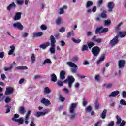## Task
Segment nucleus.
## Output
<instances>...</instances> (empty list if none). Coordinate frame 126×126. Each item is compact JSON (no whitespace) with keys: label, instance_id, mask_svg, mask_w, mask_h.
Instances as JSON below:
<instances>
[{"label":"nucleus","instance_id":"69168bd1","mask_svg":"<svg viewBox=\"0 0 126 126\" xmlns=\"http://www.w3.org/2000/svg\"><path fill=\"white\" fill-rule=\"evenodd\" d=\"M122 96L123 98H126V91H123L122 93Z\"/></svg>","mask_w":126,"mask_h":126},{"label":"nucleus","instance_id":"2eb2a0df","mask_svg":"<svg viewBox=\"0 0 126 126\" xmlns=\"http://www.w3.org/2000/svg\"><path fill=\"white\" fill-rule=\"evenodd\" d=\"M60 79L61 80H64L65 79V71L62 70L60 73Z\"/></svg>","mask_w":126,"mask_h":126},{"label":"nucleus","instance_id":"4468645a","mask_svg":"<svg viewBox=\"0 0 126 126\" xmlns=\"http://www.w3.org/2000/svg\"><path fill=\"white\" fill-rule=\"evenodd\" d=\"M125 64H126V61L120 60L118 62L119 68H124L125 67Z\"/></svg>","mask_w":126,"mask_h":126},{"label":"nucleus","instance_id":"a19ab883","mask_svg":"<svg viewBox=\"0 0 126 126\" xmlns=\"http://www.w3.org/2000/svg\"><path fill=\"white\" fill-rule=\"evenodd\" d=\"M56 23L57 24V25H60L62 23V19H61L60 17L58 18L56 21Z\"/></svg>","mask_w":126,"mask_h":126},{"label":"nucleus","instance_id":"e433bc0d","mask_svg":"<svg viewBox=\"0 0 126 126\" xmlns=\"http://www.w3.org/2000/svg\"><path fill=\"white\" fill-rule=\"evenodd\" d=\"M84 51H88V46L87 45H83L82 48V51L84 52Z\"/></svg>","mask_w":126,"mask_h":126},{"label":"nucleus","instance_id":"393cba45","mask_svg":"<svg viewBox=\"0 0 126 126\" xmlns=\"http://www.w3.org/2000/svg\"><path fill=\"white\" fill-rule=\"evenodd\" d=\"M102 29H103V27L97 28L95 31V34H102Z\"/></svg>","mask_w":126,"mask_h":126},{"label":"nucleus","instance_id":"5fc2aeb1","mask_svg":"<svg viewBox=\"0 0 126 126\" xmlns=\"http://www.w3.org/2000/svg\"><path fill=\"white\" fill-rule=\"evenodd\" d=\"M75 116H76V113H74L72 114L70 117V120H73L74 118H75Z\"/></svg>","mask_w":126,"mask_h":126},{"label":"nucleus","instance_id":"bf43d9fd","mask_svg":"<svg viewBox=\"0 0 126 126\" xmlns=\"http://www.w3.org/2000/svg\"><path fill=\"white\" fill-rule=\"evenodd\" d=\"M92 11L94 13L96 12V11H97V7H96V6H95L94 7H93V8L92 9Z\"/></svg>","mask_w":126,"mask_h":126},{"label":"nucleus","instance_id":"8fccbe9b","mask_svg":"<svg viewBox=\"0 0 126 126\" xmlns=\"http://www.w3.org/2000/svg\"><path fill=\"white\" fill-rule=\"evenodd\" d=\"M104 86H106L107 88H111V87H112V86H113V84H104Z\"/></svg>","mask_w":126,"mask_h":126},{"label":"nucleus","instance_id":"09e8293b","mask_svg":"<svg viewBox=\"0 0 126 126\" xmlns=\"http://www.w3.org/2000/svg\"><path fill=\"white\" fill-rule=\"evenodd\" d=\"M40 28L41 29H42V30H47V27L45 25H41L40 26Z\"/></svg>","mask_w":126,"mask_h":126},{"label":"nucleus","instance_id":"338daca9","mask_svg":"<svg viewBox=\"0 0 126 126\" xmlns=\"http://www.w3.org/2000/svg\"><path fill=\"white\" fill-rule=\"evenodd\" d=\"M98 4L99 6H101V5L103 4V0L98 1Z\"/></svg>","mask_w":126,"mask_h":126},{"label":"nucleus","instance_id":"0e129e2a","mask_svg":"<svg viewBox=\"0 0 126 126\" xmlns=\"http://www.w3.org/2000/svg\"><path fill=\"white\" fill-rule=\"evenodd\" d=\"M126 125V122L125 120H123L122 123L120 124V126H125Z\"/></svg>","mask_w":126,"mask_h":126},{"label":"nucleus","instance_id":"9b49d317","mask_svg":"<svg viewBox=\"0 0 126 126\" xmlns=\"http://www.w3.org/2000/svg\"><path fill=\"white\" fill-rule=\"evenodd\" d=\"M41 103L46 106H50L51 105V102L50 100L45 98H42L41 100Z\"/></svg>","mask_w":126,"mask_h":126},{"label":"nucleus","instance_id":"ea45409f","mask_svg":"<svg viewBox=\"0 0 126 126\" xmlns=\"http://www.w3.org/2000/svg\"><path fill=\"white\" fill-rule=\"evenodd\" d=\"M109 31V29L108 28H102L101 30V33H107Z\"/></svg>","mask_w":126,"mask_h":126},{"label":"nucleus","instance_id":"37998d69","mask_svg":"<svg viewBox=\"0 0 126 126\" xmlns=\"http://www.w3.org/2000/svg\"><path fill=\"white\" fill-rule=\"evenodd\" d=\"M63 81H58L57 82V85H58V86H60V87H62V86H63Z\"/></svg>","mask_w":126,"mask_h":126},{"label":"nucleus","instance_id":"1a4fd4ad","mask_svg":"<svg viewBox=\"0 0 126 126\" xmlns=\"http://www.w3.org/2000/svg\"><path fill=\"white\" fill-rule=\"evenodd\" d=\"M107 7L108 8V12H112L113 11V9H114V7H115V3H114V2H108Z\"/></svg>","mask_w":126,"mask_h":126},{"label":"nucleus","instance_id":"7ed1b4c3","mask_svg":"<svg viewBox=\"0 0 126 126\" xmlns=\"http://www.w3.org/2000/svg\"><path fill=\"white\" fill-rule=\"evenodd\" d=\"M18 118H19V114H14V117L12 118V120L13 122H16L17 123H19L20 125H22L23 122H24L23 117H21L18 119H16Z\"/></svg>","mask_w":126,"mask_h":126},{"label":"nucleus","instance_id":"f8f14e48","mask_svg":"<svg viewBox=\"0 0 126 126\" xmlns=\"http://www.w3.org/2000/svg\"><path fill=\"white\" fill-rule=\"evenodd\" d=\"M77 107V103H72L69 108L70 113L71 114H73V113L74 112V110L75 109V108H76Z\"/></svg>","mask_w":126,"mask_h":126},{"label":"nucleus","instance_id":"de8ad7c7","mask_svg":"<svg viewBox=\"0 0 126 126\" xmlns=\"http://www.w3.org/2000/svg\"><path fill=\"white\" fill-rule=\"evenodd\" d=\"M85 110L86 112H91V111H92V108L91 107V106H88L86 108Z\"/></svg>","mask_w":126,"mask_h":126},{"label":"nucleus","instance_id":"473e14b6","mask_svg":"<svg viewBox=\"0 0 126 126\" xmlns=\"http://www.w3.org/2000/svg\"><path fill=\"white\" fill-rule=\"evenodd\" d=\"M116 119L117 120V122H116L117 124L120 125V124H121V122H122V118L121 117H120V116L119 115H117Z\"/></svg>","mask_w":126,"mask_h":126},{"label":"nucleus","instance_id":"c03bdc74","mask_svg":"<svg viewBox=\"0 0 126 126\" xmlns=\"http://www.w3.org/2000/svg\"><path fill=\"white\" fill-rule=\"evenodd\" d=\"M24 2V1L23 0H16V3L17 4H18V5H22Z\"/></svg>","mask_w":126,"mask_h":126},{"label":"nucleus","instance_id":"7c9ffc66","mask_svg":"<svg viewBox=\"0 0 126 126\" xmlns=\"http://www.w3.org/2000/svg\"><path fill=\"white\" fill-rule=\"evenodd\" d=\"M5 107L7 108L6 110V114H8V113H10V109H11V106H10L9 105L7 104L5 106Z\"/></svg>","mask_w":126,"mask_h":126},{"label":"nucleus","instance_id":"4be33fe9","mask_svg":"<svg viewBox=\"0 0 126 126\" xmlns=\"http://www.w3.org/2000/svg\"><path fill=\"white\" fill-rule=\"evenodd\" d=\"M49 46H50V42H47L45 43L40 45V48H41V49H46V47H49Z\"/></svg>","mask_w":126,"mask_h":126},{"label":"nucleus","instance_id":"aec40b11","mask_svg":"<svg viewBox=\"0 0 126 126\" xmlns=\"http://www.w3.org/2000/svg\"><path fill=\"white\" fill-rule=\"evenodd\" d=\"M10 48L11 50L9 51L8 55H13V53L14 52V51H15V46L12 45L10 46Z\"/></svg>","mask_w":126,"mask_h":126},{"label":"nucleus","instance_id":"f03ea898","mask_svg":"<svg viewBox=\"0 0 126 126\" xmlns=\"http://www.w3.org/2000/svg\"><path fill=\"white\" fill-rule=\"evenodd\" d=\"M74 81H75V79H74L73 76H68L67 78L63 81V82L64 83H68L69 88H71Z\"/></svg>","mask_w":126,"mask_h":126},{"label":"nucleus","instance_id":"2f4dec72","mask_svg":"<svg viewBox=\"0 0 126 126\" xmlns=\"http://www.w3.org/2000/svg\"><path fill=\"white\" fill-rule=\"evenodd\" d=\"M87 46L89 49H91L93 46H95V43H94L93 42H90L87 43Z\"/></svg>","mask_w":126,"mask_h":126},{"label":"nucleus","instance_id":"052dcab7","mask_svg":"<svg viewBox=\"0 0 126 126\" xmlns=\"http://www.w3.org/2000/svg\"><path fill=\"white\" fill-rule=\"evenodd\" d=\"M1 78L2 80H4L5 78H6V76H5V75L4 74H2L1 75Z\"/></svg>","mask_w":126,"mask_h":126},{"label":"nucleus","instance_id":"bb28decb","mask_svg":"<svg viewBox=\"0 0 126 126\" xmlns=\"http://www.w3.org/2000/svg\"><path fill=\"white\" fill-rule=\"evenodd\" d=\"M107 109H104L102 114H101V118L102 119H106V116H107Z\"/></svg>","mask_w":126,"mask_h":126},{"label":"nucleus","instance_id":"f3484780","mask_svg":"<svg viewBox=\"0 0 126 126\" xmlns=\"http://www.w3.org/2000/svg\"><path fill=\"white\" fill-rule=\"evenodd\" d=\"M16 7V4H15V3L13 2L11 4H9L7 7V10H9V11H10L12 8H15Z\"/></svg>","mask_w":126,"mask_h":126},{"label":"nucleus","instance_id":"13d9d810","mask_svg":"<svg viewBox=\"0 0 126 126\" xmlns=\"http://www.w3.org/2000/svg\"><path fill=\"white\" fill-rule=\"evenodd\" d=\"M64 13V10H63V8H60V11L59 12V14H63Z\"/></svg>","mask_w":126,"mask_h":126},{"label":"nucleus","instance_id":"a18cd8bd","mask_svg":"<svg viewBox=\"0 0 126 126\" xmlns=\"http://www.w3.org/2000/svg\"><path fill=\"white\" fill-rule=\"evenodd\" d=\"M120 104L121 105H123V106H126V101H125V100L124 99H121L120 101Z\"/></svg>","mask_w":126,"mask_h":126},{"label":"nucleus","instance_id":"58836bf2","mask_svg":"<svg viewBox=\"0 0 126 126\" xmlns=\"http://www.w3.org/2000/svg\"><path fill=\"white\" fill-rule=\"evenodd\" d=\"M31 115V110H28L25 116L26 120H27L28 119H29V117H30Z\"/></svg>","mask_w":126,"mask_h":126},{"label":"nucleus","instance_id":"4d7b16f0","mask_svg":"<svg viewBox=\"0 0 126 126\" xmlns=\"http://www.w3.org/2000/svg\"><path fill=\"white\" fill-rule=\"evenodd\" d=\"M25 81V79L24 78H21L19 81V84H22V83H23V82H24Z\"/></svg>","mask_w":126,"mask_h":126},{"label":"nucleus","instance_id":"a878e982","mask_svg":"<svg viewBox=\"0 0 126 126\" xmlns=\"http://www.w3.org/2000/svg\"><path fill=\"white\" fill-rule=\"evenodd\" d=\"M119 35L121 38H124V37H126V31L119 32Z\"/></svg>","mask_w":126,"mask_h":126},{"label":"nucleus","instance_id":"423d86ee","mask_svg":"<svg viewBox=\"0 0 126 126\" xmlns=\"http://www.w3.org/2000/svg\"><path fill=\"white\" fill-rule=\"evenodd\" d=\"M118 43H119V35H116L110 41V45H111V47H114Z\"/></svg>","mask_w":126,"mask_h":126},{"label":"nucleus","instance_id":"680f3d73","mask_svg":"<svg viewBox=\"0 0 126 126\" xmlns=\"http://www.w3.org/2000/svg\"><path fill=\"white\" fill-rule=\"evenodd\" d=\"M95 79L96 81H99L100 80V75H96L95 76Z\"/></svg>","mask_w":126,"mask_h":126},{"label":"nucleus","instance_id":"c9c22d12","mask_svg":"<svg viewBox=\"0 0 126 126\" xmlns=\"http://www.w3.org/2000/svg\"><path fill=\"white\" fill-rule=\"evenodd\" d=\"M31 60L32 63H35V61H36V57H35V54H32L31 56Z\"/></svg>","mask_w":126,"mask_h":126},{"label":"nucleus","instance_id":"0eeeda50","mask_svg":"<svg viewBox=\"0 0 126 126\" xmlns=\"http://www.w3.org/2000/svg\"><path fill=\"white\" fill-rule=\"evenodd\" d=\"M13 26L14 28H16V29H19V30H22L24 28V27H23V25L20 22L14 23L13 24Z\"/></svg>","mask_w":126,"mask_h":126},{"label":"nucleus","instance_id":"9d476101","mask_svg":"<svg viewBox=\"0 0 126 126\" xmlns=\"http://www.w3.org/2000/svg\"><path fill=\"white\" fill-rule=\"evenodd\" d=\"M14 91V89L12 87H8L6 88L5 95H9L12 94Z\"/></svg>","mask_w":126,"mask_h":126},{"label":"nucleus","instance_id":"39448f33","mask_svg":"<svg viewBox=\"0 0 126 126\" xmlns=\"http://www.w3.org/2000/svg\"><path fill=\"white\" fill-rule=\"evenodd\" d=\"M67 64L70 66V67H72L71 68V72L73 73H76L77 72V65L72 63V62H68Z\"/></svg>","mask_w":126,"mask_h":126},{"label":"nucleus","instance_id":"c756f323","mask_svg":"<svg viewBox=\"0 0 126 126\" xmlns=\"http://www.w3.org/2000/svg\"><path fill=\"white\" fill-rule=\"evenodd\" d=\"M107 11L104 10L103 13H101L100 14V17L102 18H107Z\"/></svg>","mask_w":126,"mask_h":126},{"label":"nucleus","instance_id":"c85d7f7f","mask_svg":"<svg viewBox=\"0 0 126 126\" xmlns=\"http://www.w3.org/2000/svg\"><path fill=\"white\" fill-rule=\"evenodd\" d=\"M94 105L95 110H98L100 107V103H99L98 100H95V102L94 103Z\"/></svg>","mask_w":126,"mask_h":126},{"label":"nucleus","instance_id":"49530a36","mask_svg":"<svg viewBox=\"0 0 126 126\" xmlns=\"http://www.w3.org/2000/svg\"><path fill=\"white\" fill-rule=\"evenodd\" d=\"M9 102H11V98H10L8 97H6V98L5 99V102L6 104H8V103H9Z\"/></svg>","mask_w":126,"mask_h":126},{"label":"nucleus","instance_id":"6e6552de","mask_svg":"<svg viewBox=\"0 0 126 126\" xmlns=\"http://www.w3.org/2000/svg\"><path fill=\"white\" fill-rule=\"evenodd\" d=\"M45 112H37L36 113V117H37V118H40L41 116H45L46 114L50 113V109H45Z\"/></svg>","mask_w":126,"mask_h":126},{"label":"nucleus","instance_id":"f704fd0d","mask_svg":"<svg viewBox=\"0 0 126 126\" xmlns=\"http://www.w3.org/2000/svg\"><path fill=\"white\" fill-rule=\"evenodd\" d=\"M93 5V2L91 1H88L86 4V7H90V6H92Z\"/></svg>","mask_w":126,"mask_h":126},{"label":"nucleus","instance_id":"ddd939ff","mask_svg":"<svg viewBox=\"0 0 126 126\" xmlns=\"http://www.w3.org/2000/svg\"><path fill=\"white\" fill-rule=\"evenodd\" d=\"M106 57L107 56L105 54H101L99 59L97 61V64H100L102 62H104L105 61V59H106Z\"/></svg>","mask_w":126,"mask_h":126},{"label":"nucleus","instance_id":"dca6fc26","mask_svg":"<svg viewBox=\"0 0 126 126\" xmlns=\"http://www.w3.org/2000/svg\"><path fill=\"white\" fill-rule=\"evenodd\" d=\"M18 112L21 115H24V114H25L26 112V111L25 110V107L23 106H20L19 108Z\"/></svg>","mask_w":126,"mask_h":126},{"label":"nucleus","instance_id":"20e7f679","mask_svg":"<svg viewBox=\"0 0 126 126\" xmlns=\"http://www.w3.org/2000/svg\"><path fill=\"white\" fill-rule=\"evenodd\" d=\"M100 52H101V49L99 47L94 46L92 49V54H93L94 57H98L100 54Z\"/></svg>","mask_w":126,"mask_h":126},{"label":"nucleus","instance_id":"79ce46f5","mask_svg":"<svg viewBox=\"0 0 126 126\" xmlns=\"http://www.w3.org/2000/svg\"><path fill=\"white\" fill-rule=\"evenodd\" d=\"M17 69H20V70H26L28 69V68L27 66H18L17 67Z\"/></svg>","mask_w":126,"mask_h":126},{"label":"nucleus","instance_id":"603ef678","mask_svg":"<svg viewBox=\"0 0 126 126\" xmlns=\"http://www.w3.org/2000/svg\"><path fill=\"white\" fill-rule=\"evenodd\" d=\"M13 66L12 65H11L10 67L9 68H4V71H8V70H11L13 68Z\"/></svg>","mask_w":126,"mask_h":126},{"label":"nucleus","instance_id":"864d4df0","mask_svg":"<svg viewBox=\"0 0 126 126\" xmlns=\"http://www.w3.org/2000/svg\"><path fill=\"white\" fill-rule=\"evenodd\" d=\"M61 43V47H64L65 46V42L63 40H62L60 41Z\"/></svg>","mask_w":126,"mask_h":126},{"label":"nucleus","instance_id":"cd10ccee","mask_svg":"<svg viewBox=\"0 0 126 126\" xmlns=\"http://www.w3.org/2000/svg\"><path fill=\"white\" fill-rule=\"evenodd\" d=\"M104 25L106 26H109L111 25V23H112V21L110 19L105 20L104 21Z\"/></svg>","mask_w":126,"mask_h":126},{"label":"nucleus","instance_id":"4c0bfd02","mask_svg":"<svg viewBox=\"0 0 126 126\" xmlns=\"http://www.w3.org/2000/svg\"><path fill=\"white\" fill-rule=\"evenodd\" d=\"M72 40L73 41V42H74V43H76V44H79V43H80V42H81V39H75V38H72Z\"/></svg>","mask_w":126,"mask_h":126},{"label":"nucleus","instance_id":"b1692460","mask_svg":"<svg viewBox=\"0 0 126 126\" xmlns=\"http://www.w3.org/2000/svg\"><path fill=\"white\" fill-rule=\"evenodd\" d=\"M51 77V81L52 82H57V76L55 74H52L50 75Z\"/></svg>","mask_w":126,"mask_h":126},{"label":"nucleus","instance_id":"a211bd4d","mask_svg":"<svg viewBox=\"0 0 126 126\" xmlns=\"http://www.w3.org/2000/svg\"><path fill=\"white\" fill-rule=\"evenodd\" d=\"M22 14L21 12H17L14 18V20H19L21 18Z\"/></svg>","mask_w":126,"mask_h":126},{"label":"nucleus","instance_id":"6ab92c4d","mask_svg":"<svg viewBox=\"0 0 126 126\" xmlns=\"http://www.w3.org/2000/svg\"><path fill=\"white\" fill-rule=\"evenodd\" d=\"M120 93V91H115L114 92H112L111 94L109 95V97L111 98V97H116L118 94Z\"/></svg>","mask_w":126,"mask_h":126},{"label":"nucleus","instance_id":"3c124183","mask_svg":"<svg viewBox=\"0 0 126 126\" xmlns=\"http://www.w3.org/2000/svg\"><path fill=\"white\" fill-rule=\"evenodd\" d=\"M59 31L61 33H63L65 32V28H64V27H62L60 29Z\"/></svg>","mask_w":126,"mask_h":126},{"label":"nucleus","instance_id":"f257e3e1","mask_svg":"<svg viewBox=\"0 0 126 126\" xmlns=\"http://www.w3.org/2000/svg\"><path fill=\"white\" fill-rule=\"evenodd\" d=\"M50 41H51V46L52 47L50 48V51L52 54H55L56 53V49L55 47H56V39L54 35H51L50 36Z\"/></svg>","mask_w":126,"mask_h":126},{"label":"nucleus","instance_id":"774afa93","mask_svg":"<svg viewBox=\"0 0 126 126\" xmlns=\"http://www.w3.org/2000/svg\"><path fill=\"white\" fill-rule=\"evenodd\" d=\"M30 126H35L36 124H35V123H34V121H32L31 123L30 124Z\"/></svg>","mask_w":126,"mask_h":126},{"label":"nucleus","instance_id":"412c9836","mask_svg":"<svg viewBox=\"0 0 126 126\" xmlns=\"http://www.w3.org/2000/svg\"><path fill=\"white\" fill-rule=\"evenodd\" d=\"M41 36H43V32H35L33 33V38H38V37H41Z\"/></svg>","mask_w":126,"mask_h":126},{"label":"nucleus","instance_id":"5701e85b","mask_svg":"<svg viewBox=\"0 0 126 126\" xmlns=\"http://www.w3.org/2000/svg\"><path fill=\"white\" fill-rule=\"evenodd\" d=\"M42 64L43 65H45V64H52V61L49 59H45Z\"/></svg>","mask_w":126,"mask_h":126},{"label":"nucleus","instance_id":"72a5a7b5","mask_svg":"<svg viewBox=\"0 0 126 126\" xmlns=\"http://www.w3.org/2000/svg\"><path fill=\"white\" fill-rule=\"evenodd\" d=\"M44 93L46 94H49V93H51V89H50L49 87H46L44 89Z\"/></svg>","mask_w":126,"mask_h":126},{"label":"nucleus","instance_id":"6e6d98bb","mask_svg":"<svg viewBox=\"0 0 126 126\" xmlns=\"http://www.w3.org/2000/svg\"><path fill=\"white\" fill-rule=\"evenodd\" d=\"M0 58H1V59H3V58H4V52L0 53Z\"/></svg>","mask_w":126,"mask_h":126},{"label":"nucleus","instance_id":"e2e57ef3","mask_svg":"<svg viewBox=\"0 0 126 126\" xmlns=\"http://www.w3.org/2000/svg\"><path fill=\"white\" fill-rule=\"evenodd\" d=\"M120 30H121V28L117 25L115 28V31H120Z\"/></svg>","mask_w":126,"mask_h":126}]
</instances>
